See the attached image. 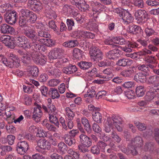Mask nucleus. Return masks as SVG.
I'll return each mask as SVG.
<instances>
[{"label":"nucleus","instance_id":"nucleus-21","mask_svg":"<svg viewBox=\"0 0 159 159\" xmlns=\"http://www.w3.org/2000/svg\"><path fill=\"white\" fill-rule=\"evenodd\" d=\"M77 71V68L75 65H71L66 67L64 68L62 70V72L66 74H70L75 72Z\"/></svg>","mask_w":159,"mask_h":159},{"label":"nucleus","instance_id":"nucleus-8","mask_svg":"<svg viewBox=\"0 0 159 159\" xmlns=\"http://www.w3.org/2000/svg\"><path fill=\"white\" fill-rule=\"evenodd\" d=\"M46 71L49 76L54 78H59L61 75L60 70L57 67L49 66L47 68Z\"/></svg>","mask_w":159,"mask_h":159},{"label":"nucleus","instance_id":"nucleus-42","mask_svg":"<svg viewBox=\"0 0 159 159\" xmlns=\"http://www.w3.org/2000/svg\"><path fill=\"white\" fill-rule=\"evenodd\" d=\"M111 136L118 143H119L121 140V137L118 135L116 132L114 131H112L111 132Z\"/></svg>","mask_w":159,"mask_h":159},{"label":"nucleus","instance_id":"nucleus-4","mask_svg":"<svg viewBox=\"0 0 159 159\" xmlns=\"http://www.w3.org/2000/svg\"><path fill=\"white\" fill-rule=\"evenodd\" d=\"M22 31L24 34L32 41H36L39 39L37 33L33 29H31L29 27H25Z\"/></svg>","mask_w":159,"mask_h":159},{"label":"nucleus","instance_id":"nucleus-63","mask_svg":"<svg viewBox=\"0 0 159 159\" xmlns=\"http://www.w3.org/2000/svg\"><path fill=\"white\" fill-rule=\"evenodd\" d=\"M15 139V136L12 135H8L7 137V140L8 143L10 145H12L13 144Z\"/></svg>","mask_w":159,"mask_h":159},{"label":"nucleus","instance_id":"nucleus-54","mask_svg":"<svg viewBox=\"0 0 159 159\" xmlns=\"http://www.w3.org/2000/svg\"><path fill=\"white\" fill-rule=\"evenodd\" d=\"M89 8V5L87 4L84 0L82 2H81V4L78 7L79 10L83 11H85L88 10Z\"/></svg>","mask_w":159,"mask_h":159},{"label":"nucleus","instance_id":"nucleus-5","mask_svg":"<svg viewBox=\"0 0 159 159\" xmlns=\"http://www.w3.org/2000/svg\"><path fill=\"white\" fill-rule=\"evenodd\" d=\"M17 17V13L15 11H10L9 13H6L4 15V19L6 21L11 25L16 22Z\"/></svg>","mask_w":159,"mask_h":159},{"label":"nucleus","instance_id":"nucleus-11","mask_svg":"<svg viewBox=\"0 0 159 159\" xmlns=\"http://www.w3.org/2000/svg\"><path fill=\"white\" fill-rule=\"evenodd\" d=\"M118 47L113 48L114 49L109 51L105 53L106 57L110 59H114L119 57L121 51L118 49Z\"/></svg>","mask_w":159,"mask_h":159},{"label":"nucleus","instance_id":"nucleus-10","mask_svg":"<svg viewBox=\"0 0 159 159\" xmlns=\"http://www.w3.org/2000/svg\"><path fill=\"white\" fill-rule=\"evenodd\" d=\"M79 141L84 147L88 148L92 145L91 139L86 134H80L79 136Z\"/></svg>","mask_w":159,"mask_h":159},{"label":"nucleus","instance_id":"nucleus-49","mask_svg":"<svg viewBox=\"0 0 159 159\" xmlns=\"http://www.w3.org/2000/svg\"><path fill=\"white\" fill-rule=\"evenodd\" d=\"M104 42L106 44L111 45L112 48H115V47H119V46L118 45L113 44V40L112 39L109 37L105 39Z\"/></svg>","mask_w":159,"mask_h":159},{"label":"nucleus","instance_id":"nucleus-36","mask_svg":"<svg viewBox=\"0 0 159 159\" xmlns=\"http://www.w3.org/2000/svg\"><path fill=\"white\" fill-rule=\"evenodd\" d=\"M144 32L146 37L148 38L157 34V33L152 28L148 27L145 29Z\"/></svg>","mask_w":159,"mask_h":159},{"label":"nucleus","instance_id":"nucleus-62","mask_svg":"<svg viewBox=\"0 0 159 159\" xmlns=\"http://www.w3.org/2000/svg\"><path fill=\"white\" fill-rule=\"evenodd\" d=\"M107 92L104 90L98 92L96 96L97 99L103 98L104 97L107 96Z\"/></svg>","mask_w":159,"mask_h":159},{"label":"nucleus","instance_id":"nucleus-64","mask_svg":"<svg viewBox=\"0 0 159 159\" xmlns=\"http://www.w3.org/2000/svg\"><path fill=\"white\" fill-rule=\"evenodd\" d=\"M154 96V92L151 90L147 92L145 98L148 100L150 101L152 99Z\"/></svg>","mask_w":159,"mask_h":159},{"label":"nucleus","instance_id":"nucleus-1","mask_svg":"<svg viewBox=\"0 0 159 159\" xmlns=\"http://www.w3.org/2000/svg\"><path fill=\"white\" fill-rule=\"evenodd\" d=\"M8 58H7L3 55L0 54L1 61L6 66L10 68L18 67L20 66V60L15 54L10 53L8 55Z\"/></svg>","mask_w":159,"mask_h":159},{"label":"nucleus","instance_id":"nucleus-13","mask_svg":"<svg viewBox=\"0 0 159 159\" xmlns=\"http://www.w3.org/2000/svg\"><path fill=\"white\" fill-rule=\"evenodd\" d=\"M37 144L40 148L45 150H49L51 148L49 142L45 139H41L39 140Z\"/></svg>","mask_w":159,"mask_h":159},{"label":"nucleus","instance_id":"nucleus-6","mask_svg":"<svg viewBox=\"0 0 159 159\" xmlns=\"http://www.w3.org/2000/svg\"><path fill=\"white\" fill-rule=\"evenodd\" d=\"M34 105L35 107L34 108L33 118L36 122H38L43 114L41 110L42 107L36 102L34 103Z\"/></svg>","mask_w":159,"mask_h":159},{"label":"nucleus","instance_id":"nucleus-15","mask_svg":"<svg viewBox=\"0 0 159 159\" xmlns=\"http://www.w3.org/2000/svg\"><path fill=\"white\" fill-rule=\"evenodd\" d=\"M103 8L104 6L101 4L98 3L95 4L92 9L93 16L96 18H97L98 15L103 10Z\"/></svg>","mask_w":159,"mask_h":159},{"label":"nucleus","instance_id":"nucleus-52","mask_svg":"<svg viewBox=\"0 0 159 159\" xmlns=\"http://www.w3.org/2000/svg\"><path fill=\"white\" fill-rule=\"evenodd\" d=\"M60 80L57 79H54L50 80L48 82V84L50 87H54L58 84Z\"/></svg>","mask_w":159,"mask_h":159},{"label":"nucleus","instance_id":"nucleus-56","mask_svg":"<svg viewBox=\"0 0 159 159\" xmlns=\"http://www.w3.org/2000/svg\"><path fill=\"white\" fill-rule=\"evenodd\" d=\"M113 42L116 44L122 45L125 44L126 41L122 37H116L113 39Z\"/></svg>","mask_w":159,"mask_h":159},{"label":"nucleus","instance_id":"nucleus-61","mask_svg":"<svg viewBox=\"0 0 159 159\" xmlns=\"http://www.w3.org/2000/svg\"><path fill=\"white\" fill-rule=\"evenodd\" d=\"M0 40L1 41L2 43L5 44L6 46L7 44L9 43L8 42L10 41H11V39L10 36H3L0 39Z\"/></svg>","mask_w":159,"mask_h":159},{"label":"nucleus","instance_id":"nucleus-46","mask_svg":"<svg viewBox=\"0 0 159 159\" xmlns=\"http://www.w3.org/2000/svg\"><path fill=\"white\" fill-rule=\"evenodd\" d=\"M127 152L128 153H126V154H129L131 153L133 155H136L138 152L136 150V148L133 146L129 145L128 149H127Z\"/></svg>","mask_w":159,"mask_h":159},{"label":"nucleus","instance_id":"nucleus-30","mask_svg":"<svg viewBox=\"0 0 159 159\" xmlns=\"http://www.w3.org/2000/svg\"><path fill=\"white\" fill-rule=\"evenodd\" d=\"M93 120L98 123H102V115L98 111L93 112Z\"/></svg>","mask_w":159,"mask_h":159},{"label":"nucleus","instance_id":"nucleus-31","mask_svg":"<svg viewBox=\"0 0 159 159\" xmlns=\"http://www.w3.org/2000/svg\"><path fill=\"white\" fill-rule=\"evenodd\" d=\"M77 64L80 68L83 70L88 69L92 66L91 62L84 61L78 62Z\"/></svg>","mask_w":159,"mask_h":159},{"label":"nucleus","instance_id":"nucleus-29","mask_svg":"<svg viewBox=\"0 0 159 159\" xmlns=\"http://www.w3.org/2000/svg\"><path fill=\"white\" fill-rule=\"evenodd\" d=\"M149 84H155L159 81V76L157 75H150L147 79Z\"/></svg>","mask_w":159,"mask_h":159},{"label":"nucleus","instance_id":"nucleus-33","mask_svg":"<svg viewBox=\"0 0 159 159\" xmlns=\"http://www.w3.org/2000/svg\"><path fill=\"white\" fill-rule=\"evenodd\" d=\"M135 92L138 97H142L144 95L145 92L144 87L142 86H139L137 87Z\"/></svg>","mask_w":159,"mask_h":159},{"label":"nucleus","instance_id":"nucleus-2","mask_svg":"<svg viewBox=\"0 0 159 159\" xmlns=\"http://www.w3.org/2000/svg\"><path fill=\"white\" fill-rule=\"evenodd\" d=\"M134 16L137 23L139 24L144 23L148 18L147 12L143 9H139L136 11Z\"/></svg>","mask_w":159,"mask_h":159},{"label":"nucleus","instance_id":"nucleus-48","mask_svg":"<svg viewBox=\"0 0 159 159\" xmlns=\"http://www.w3.org/2000/svg\"><path fill=\"white\" fill-rule=\"evenodd\" d=\"M132 4L135 7L142 8L144 7V2L143 0H132Z\"/></svg>","mask_w":159,"mask_h":159},{"label":"nucleus","instance_id":"nucleus-50","mask_svg":"<svg viewBox=\"0 0 159 159\" xmlns=\"http://www.w3.org/2000/svg\"><path fill=\"white\" fill-rule=\"evenodd\" d=\"M67 152L70 155L72 156L74 159H79L80 154L77 152H75L72 149L70 148L68 150Z\"/></svg>","mask_w":159,"mask_h":159},{"label":"nucleus","instance_id":"nucleus-22","mask_svg":"<svg viewBox=\"0 0 159 159\" xmlns=\"http://www.w3.org/2000/svg\"><path fill=\"white\" fill-rule=\"evenodd\" d=\"M0 28L1 32L3 34L10 33L14 31L12 27L6 24L1 25Z\"/></svg>","mask_w":159,"mask_h":159},{"label":"nucleus","instance_id":"nucleus-28","mask_svg":"<svg viewBox=\"0 0 159 159\" xmlns=\"http://www.w3.org/2000/svg\"><path fill=\"white\" fill-rule=\"evenodd\" d=\"M11 5L9 3L3 4L0 6V12L2 13H9L11 10Z\"/></svg>","mask_w":159,"mask_h":159},{"label":"nucleus","instance_id":"nucleus-3","mask_svg":"<svg viewBox=\"0 0 159 159\" xmlns=\"http://www.w3.org/2000/svg\"><path fill=\"white\" fill-rule=\"evenodd\" d=\"M120 119L118 116H114L111 118H108L107 120L109 125H114L118 131L121 132L123 130V125Z\"/></svg>","mask_w":159,"mask_h":159},{"label":"nucleus","instance_id":"nucleus-34","mask_svg":"<svg viewBox=\"0 0 159 159\" xmlns=\"http://www.w3.org/2000/svg\"><path fill=\"white\" fill-rule=\"evenodd\" d=\"M41 42L48 47L52 46L55 44V41L53 40L48 38L41 39Z\"/></svg>","mask_w":159,"mask_h":159},{"label":"nucleus","instance_id":"nucleus-43","mask_svg":"<svg viewBox=\"0 0 159 159\" xmlns=\"http://www.w3.org/2000/svg\"><path fill=\"white\" fill-rule=\"evenodd\" d=\"M74 126L73 120L68 119L66 120V127H64L63 130L66 131H68L69 129H72Z\"/></svg>","mask_w":159,"mask_h":159},{"label":"nucleus","instance_id":"nucleus-40","mask_svg":"<svg viewBox=\"0 0 159 159\" xmlns=\"http://www.w3.org/2000/svg\"><path fill=\"white\" fill-rule=\"evenodd\" d=\"M141 30V27L139 26L135 25H131L129 27L130 32L133 34L138 33Z\"/></svg>","mask_w":159,"mask_h":159},{"label":"nucleus","instance_id":"nucleus-18","mask_svg":"<svg viewBox=\"0 0 159 159\" xmlns=\"http://www.w3.org/2000/svg\"><path fill=\"white\" fill-rule=\"evenodd\" d=\"M42 108L44 110V112L48 113L49 115H56L57 114L56 107L53 105H49V106H48V107L46 106L42 105Z\"/></svg>","mask_w":159,"mask_h":159},{"label":"nucleus","instance_id":"nucleus-35","mask_svg":"<svg viewBox=\"0 0 159 159\" xmlns=\"http://www.w3.org/2000/svg\"><path fill=\"white\" fill-rule=\"evenodd\" d=\"M82 51L77 48H75L73 50L74 57L76 59H80L82 57Z\"/></svg>","mask_w":159,"mask_h":159},{"label":"nucleus","instance_id":"nucleus-14","mask_svg":"<svg viewBox=\"0 0 159 159\" xmlns=\"http://www.w3.org/2000/svg\"><path fill=\"white\" fill-rule=\"evenodd\" d=\"M135 72V67L133 66L129 69L123 70L120 74L125 77L130 78L133 76Z\"/></svg>","mask_w":159,"mask_h":159},{"label":"nucleus","instance_id":"nucleus-25","mask_svg":"<svg viewBox=\"0 0 159 159\" xmlns=\"http://www.w3.org/2000/svg\"><path fill=\"white\" fill-rule=\"evenodd\" d=\"M58 152L61 154H65L67 151V147L66 145L63 142H61L57 145Z\"/></svg>","mask_w":159,"mask_h":159},{"label":"nucleus","instance_id":"nucleus-32","mask_svg":"<svg viewBox=\"0 0 159 159\" xmlns=\"http://www.w3.org/2000/svg\"><path fill=\"white\" fill-rule=\"evenodd\" d=\"M31 53L29 52H26V55L23 56L22 58V61L25 66H27L29 65L30 63Z\"/></svg>","mask_w":159,"mask_h":159},{"label":"nucleus","instance_id":"nucleus-55","mask_svg":"<svg viewBox=\"0 0 159 159\" xmlns=\"http://www.w3.org/2000/svg\"><path fill=\"white\" fill-rule=\"evenodd\" d=\"M143 143L142 139L139 136H137L134 139V140H132V143L136 144H138L139 146L140 147Z\"/></svg>","mask_w":159,"mask_h":159},{"label":"nucleus","instance_id":"nucleus-59","mask_svg":"<svg viewBox=\"0 0 159 159\" xmlns=\"http://www.w3.org/2000/svg\"><path fill=\"white\" fill-rule=\"evenodd\" d=\"M145 61L148 64L155 63L156 59L155 57L153 56H148L145 58Z\"/></svg>","mask_w":159,"mask_h":159},{"label":"nucleus","instance_id":"nucleus-12","mask_svg":"<svg viewBox=\"0 0 159 159\" xmlns=\"http://www.w3.org/2000/svg\"><path fill=\"white\" fill-rule=\"evenodd\" d=\"M64 50L60 48H55L49 53V57L53 59H59L62 55Z\"/></svg>","mask_w":159,"mask_h":159},{"label":"nucleus","instance_id":"nucleus-53","mask_svg":"<svg viewBox=\"0 0 159 159\" xmlns=\"http://www.w3.org/2000/svg\"><path fill=\"white\" fill-rule=\"evenodd\" d=\"M96 94V92L94 89H89L87 91V93L84 95L85 98L89 97L90 98H92L94 97Z\"/></svg>","mask_w":159,"mask_h":159},{"label":"nucleus","instance_id":"nucleus-44","mask_svg":"<svg viewBox=\"0 0 159 159\" xmlns=\"http://www.w3.org/2000/svg\"><path fill=\"white\" fill-rule=\"evenodd\" d=\"M66 114L67 116L68 119L73 120L75 116V113L69 107H66L65 109Z\"/></svg>","mask_w":159,"mask_h":159},{"label":"nucleus","instance_id":"nucleus-9","mask_svg":"<svg viewBox=\"0 0 159 159\" xmlns=\"http://www.w3.org/2000/svg\"><path fill=\"white\" fill-rule=\"evenodd\" d=\"M29 149V146L27 142L25 141L19 142L17 145L16 150L18 153L22 154L26 152Z\"/></svg>","mask_w":159,"mask_h":159},{"label":"nucleus","instance_id":"nucleus-45","mask_svg":"<svg viewBox=\"0 0 159 159\" xmlns=\"http://www.w3.org/2000/svg\"><path fill=\"white\" fill-rule=\"evenodd\" d=\"M21 16L28 20L32 11L27 9H22L21 11Z\"/></svg>","mask_w":159,"mask_h":159},{"label":"nucleus","instance_id":"nucleus-41","mask_svg":"<svg viewBox=\"0 0 159 159\" xmlns=\"http://www.w3.org/2000/svg\"><path fill=\"white\" fill-rule=\"evenodd\" d=\"M55 115H49V120L51 123L54 124L58 127H59V123L57 117L55 116Z\"/></svg>","mask_w":159,"mask_h":159},{"label":"nucleus","instance_id":"nucleus-58","mask_svg":"<svg viewBox=\"0 0 159 159\" xmlns=\"http://www.w3.org/2000/svg\"><path fill=\"white\" fill-rule=\"evenodd\" d=\"M72 11V7L67 4L65 5L63 7L62 11L64 13L69 14Z\"/></svg>","mask_w":159,"mask_h":159},{"label":"nucleus","instance_id":"nucleus-7","mask_svg":"<svg viewBox=\"0 0 159 159\" xmlns=\"http://www.w3.org/2000/svg\"><path fill=\"white\" fill-rule=\"evenodd\" d=\"M91 58L93 61H98L102 58V52L97 47H94L90 52Z\"/></svg>","mask_w":159,"mask_h":159},{"label":"nucleus","instance_id":"nucleus-38","mask_svg":"<svg viewBox=\"0 0 159 159\" xmlns=\"http://www.w3.org/2000/svg\"><path fill=\"white\" fill-rule=\"evenodd\" d=\"M51 95L52 99L58 98L60 97V95L57 89L55 88H51L49 90V95Z\"/></svg>","mask_w":159,"mask_h":159},{"label":"nucleus","instance_id":"nucleus-19","mask_svg":"<svg viewBox=\"0 0 159 159\" xmlns=\"http://www.w3.org/2000/svg\"><path fill=\"white\" fill-rule=\"evenodd\" d=\"M146 74L142 72L136 74L134 77V80L138 82L144 83L146 81Z\"/></svg>","mask_w":159,"mask_h":159},{"label":"nucleus","instance_id":"nucleus-16","mask_svg":"<svg viewBox=\"0 0 159 159\" xmlns=\"http://www.w3.org/2000/svg\"><path fill=\"white\" fill-rule=\"evenodd\" d=\"M139 45L135 42H129L125 46L121 48L122 50L127 52H130L132 51L133 48L138 47Z\"/></svg>","mask_w":159,"mask_h":159},{"label":"nucleus","instance_id":"nucleus-20","mask_svg":"<svg viewBox=\"0 0 159 159\" xmlns=\"http://www.w3.org/2000/svg\"><path fill=\"white\" fill-rule=\"evenodd\" d=\"M81 121L85 130L88 133L90 134L92 132V128L89 121L86 118L82 117L81 119Z\"/></svg>","mask_w":159,"mask_h":159},{"label":"nucleus","instance_id":"nucleus-26","mask_svg":"<svg viewBox=\"0 0 159 159\" xmlns=\"http://www.w3.org/2000/svg\"><path fill=\"white\" fill-rule=\"evenodd\" d=\"M64 142L69 146H71L75 143V140L73 138L70 137L68 134H65L64 136Z\"/></svg>","mask_w":159,"mask_h":159},{"label":"nucleus","instance_id":"nucleus-24","mask_svg":"<svg viewBox=\"0 0 159 159\" xmlns=\"http://www.w3.org/2000/svg\"><path fill=\"white\" fill-rule=\"evenodd\" d=\"M132 63L131 60L125 59H120L116 62V64L119 66L125 67L128 65H130Z\"/></svg>","mask_w":159,"mask_h":159},{"label":"nucleus","instance_id":"nucleus-57","mask_svg":"<svg viewBox=\"0 0 159 159\" xmlns=\"http://www.w3.org/2000/svg\"><path fill=\"white\" fill-rule=\"evenodd\" d=\"M28 20L25 18L24 17L21 16L20 17L19 20V24L20 25L21 27H24V28L25 27H28L26 25V23Z\"/></svg>","mask_w":159,"mask_h":159},{"label":"nucleus","instance_id":"nucleus-60","mask_svg":"<svg viewBox=\"0 0 159 159\" xmlns=\"http://www.w3.org/2000/svg\"><path fill=\"white\" fill-rule=\"evenodd\" d=\"M125 95L129 99H132L134 98L135 97V93L134 91L132 90H129L125 92Z\"/></svg>","mask_w":159,"mask_h":159},{"label":"nucleus","instance_id":"nucleus-23","mask_svg":"<svg viewBox=\"0 0 159 159\" xmlns=\"http://www.w3.org/2000/svg\"><path fill=\"white\" fill-rule=\"evenodd\" d=\"M79 43L77 40H69L64 42L63 43V46L66 48H74L77 46Z\"/></svg>","mask_w":159,"mask_h":159},{"label":"nucleus","instance_id":"nucleus-37","mask_svg":"<svg viewBox=\"0 0 159 159\" xmlns=\"http://www.w3.org/2000/svg\"><path fill=\"white\" fill-rule=\"evenodd\" d=\"M48 24L49 28L52 30L57 35L59 34L60 33L58 31V28L57 27V25L54 21L52 20L49 22Z\"/></svg>","mask_w":159,"mask_h":159},{"label":"nucleus","instance_id":"nucleus-47","mask_svg":"<svg viewBox=\"0 0 159 159\" xmlns=\"http://www.w3.org/2000/svg\"><path fill=\"white\" fill-rule=\"evenodd\" d=\"M39 90L41 93L42 96L45 97H48L49 95V92H48V88L45 86H41Z\"/></svg>","mask_w":159,"mask_h":159},{"label":"nucleus","instance_id":"nucleus-51","mask_svg":"<svg viewBox=\"0 0 159 159\" xmlns=\"http://www.w3.org/2000/svg\"><path fill=\"white\" fill-rule=\"evenodd\" d=\"M27 38L25 36L22 35H17L15 37V40L17 42L21 43L22 45H23L25 39L26 40Z\"/></svg>","mask_w":159,"mask_h":159},{"label":"nucleus","instance_id":"nucleus-17","mask_svg":"<svg viewBox=\"0 0 159 159\" xmlns=\"http://www.w3.org/2000/svg\"><path fill=\"white\" fill-rule=\"evenodd\" d=\"M124 24L127 25L131 23L133 20V17L128 11H125L122 18Z\"/></svg>","mask_w":159,"mask_h":159},{"label":"nucleus","instance_id":"nucleus-39","mask_svg":"<svg viewBox=\"0 0 159 159\" xmlns=\"http://www.w3.org/2000/svg\"><path fill=\"white\" fill-rule=\"evenodd\" d=\"M37 35L38 38L39 39L38 41L41 42V39H43L44 38H48L50 35L47 32L41 31L38 32Z\"/></svg>","mask_w":159,"mask_h":159},{"label":"nucleus","instance_id":"nucleus-27","mask_svg":"<svg viewBox=\"0 0 159 159\" xmlns=\"http://www.w3.org/2000/svg\"><path fill=\"white\" fill-rule=\"evenodd\" d=\"M29 74L33 77H36L38 75L39 70L35 66L30 67L29 69Z\"/></svg>","mask_w":159,"mask_h":159}]
</instances>
